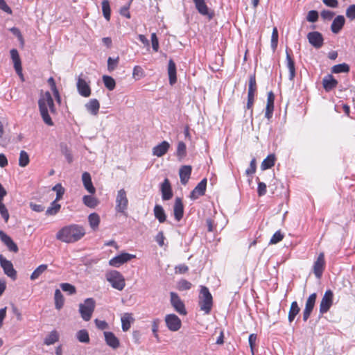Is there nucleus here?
Listing matches in <instances>:
<instances>
[{
	"label": "nucleus",
	"instance_id": "obj_28",
	"mask_svg": "<svg viewBox=\"0 0 355 355\" xmlns=\"http://www.w3.org/2000/svg\"><path fill=\"white\" fill-rule=\"evenodd\" d=\"M86 110L92 115H97L99 108L100 103L98 101L96 98L90 99L88 103L85 104Z\"/></svg>",
	"mask_w": 355,
	"mask_h": 355
},
{
	"label": "nucleus",
	"instance_id": "obj_8",
	"mask_svg": "<svg viewBox=\"0 0 355 355\" xmlns=\"http://www.w3.org/2000/svg\"><path fill=\"white\" fill-rule=\"evenodd\" d=\"M334 293L331 290H327L320 303V313L323 315L329 311L333 304Z\"/></svg>",
	"mask_w": 355,
	"mask_h": 355
},
{
	"label": "nucleus",
	"instance_id": "obj_5",
	"mask_svg": "<svg viewBox=\"0 0 355 355\" xmlns=\"http://www.w3.org/2000/svg\"><path fill=\"white\" fill-rule=\"evenodd\" d=\"M106 279L111 286L119 291H122L125 286V282L123 276L117 270H111L106 273Z\"/></svg>",
	"mask_w": 355,
	"mask_h": 355
},
{
	"label": "nucleus",
	"instance_id": "obj_15",
	"mask_svg": "<svg viewBox=\"0 0 355 355\" xmlns=\"http://www.w3.org/2000/svg\"><path fill=\"white\" fill-rule=\"evenodd\" d=\"M325 265L324 254L323 252L319 254L313 264V272L317 278H320Z\"/></svg>",
	"mask_w": 355,
	"mask_h": 355
},
{
	"label": "nucleus",
	"instance_id": "obj_21",
	"mask_svg": "<svg viewBox=\"0 0 355 355\" xmlns=\"http://www.w3.org/2000/svg\"><path fill=\"white\" fill-rule=\"evenodd\" d=\"M161 192L164 200H168L173 197L171 183L167 178L164 180L161 185Z\"/></svg>",
	"mask_w": 355,
	"mask_h": 355
},
{
	"label": "nucleus",
	"instance_id": "obj_26",
	"mask_svg": "<svg viewBox=\"0 0 355 355\" xmlns=\"http://www.w3.org/2000/svg\"><path fill=\"white\" fill-rule=\"evenodd\" d=\"M174 216L176 220L180 221L184 214V207L180 198H177L175 201L173 207Z\"/></svg>",
	"mask_w": 355,
	"mask_h": 355
},
{
	"label": "nucleus",
	"instance_id": "obj_20",
	"mask_svg": "<svg viewBox=\"0 0 355 355\" xmlns=\"http://www.w3.org/2000/svg\"><path fill=\"white\" fill-rule=\"evenodd\" d=\"M207 187V179H202L194 188L191 193V198L193 199H197L199 196L205 194Z\"/></svg>",
	"mask_w": 355,
	"mask_h": 355
},
{
	"label": "nucleus",
	"instance_id": "obj_9",
	"mask_svg": "<svg viewBox=\"0 0 355 355\" xmlns=\"http://www.w3.org/2000/svg\"><path fill=\"white\" fill-rule=\"evenodd\" d=\"M170 297L171 304L172 306L174 308L175 311L180 315H187V312L185 309L184 304L178 295L175 292H171Z\"/></svg>",
	"mask_w": 355,
	"mask_h": 355
},
{
	"label": "nucleus",
	"instance_id": "obj_51",
	"mask_svg": "<svg viewBox=\"0 0 355 355\" xmlns=\"http://www.w3.org/2000/svg\"><path fill=\"white\" fill-rule=\"evenodd\" d=\"M60 288L64 292L68 293L69 295L76 293V288L74 286L69 283H62L60 284Z\"/></svg>",
	"mask_w": 355,
	"mask_h": 355
},
{
	"label": "nucleus",
	"instance_id": "obj_27",
	"mask_svg": "<svg viewBox=\"0 0 355 355\" xmlns=\"http://www.w3.org/2000/svg\"><path fill=\"white\" fill-rule=\"evenodd\" d=\"M104 336L107 345L112 347L113 349L119 347V340L112 332L105 331Z\"/></svg>",
	"mask_w": 355,
	"mask_h": 355
},
{
	"label": "nucleus",
	"instance_id": "obj_10",
	"mask_svg": "<svg viewBox=\"0 0 355 355\" xmlns=\"http://www.w3.org/2000/svg\"><path fill=\"white\" fill-rule=\"evenodd\" d=\"M165 322L171 331H177L181 328V320L175 314H168L165 316Z\"/></svg>",
	"mask_w": 355,
	"mask_h": 355
},
{
	"label": "nucleus",
	"instance_id": "obj_3",
	"mask_svg": "<svg viewBox=\"0 0 355 355\" xmlns=\"http://www.w3.org/2000/svg\"><path fill=\"white\" fill-rule=\"evenodd\" d=\"M213 305V298L209 289L204 286H201L199 295V306L201 311L205 314H209Z\"/></svg>",
	"mask_w": 355,
	"mask_h": 355
},
{
	"label": "nucleus",
	"instance_id": "obj_11",
	"mask_svg": "<svg viewBox=\"0 0 355 355\" xmlns=\"http://www.w3.org/2000/svg\"><path fill=\"white\" fill-rule=\"evenodd\" d=\"M0 264L6 275L8 277H11L12 279H15L17 277L16 270L13 268V265L10 261L7 260L6 258L3 257V255H0Z\"/></svg>",
	"mask_w": 355,
	"mask_h": 355
},
{
	"label": "nucleus",
	"instance_id": "obj_43",
	"mask_svg": "<svg viewBox=\"0 0 355 355\" xmlns=\"http://www.w3.org/2000/svg\"><path fill=\"white\" fill-rule=\"evenodd\" d=\"M46 264L40 265L31 274V279L35 280L37 279L44 271L47 269Z\"/></svg>",
	"mask_w": 355,
	"mask_h": 355
},
{
	"label": "nucleus",
	"instance_id": "obj_61",
	"mask_svg": "<svg viewBox=\"0 0 355 355\" xmlns=\"http://www.w3.org/2000/svg\"><path fill=\"white\" fill-rule=\"evenodd\" d=\"M257 193L259 196H264L266 193V184L264 182L258 183Z\"/></svg>",
	"mask_w": 355,
	"mask_h": 355
},
{
	"label": "nucleus",
	"instance_id": "obj_22",
	"mask_svg": "<svg viewBox=\"0 0 355 355\" xmlns=\"http://www.w3.org/2000/svg\"><path fill=\"white\" fill-rule=\"evenodd\" d=\"M338 81L331 74H328L322 79V86L326 92H329L336 87Z\"/></svg>",
	"mask_w": 355,
	"mask_h": 355
},
{
	"label": "nucleus",
	"instance_id": "obj_34",
	"mask_svg": "<svg viewBox=\"0 0 355 355\" xmlns=\"http://www.w3.org/2000/svg\"><path fill=\"white\" fill-rule=\"evenodd\" d=\"M77 340L82 343H89L90 341L89 333L86 329H80L76 334Z\"/></svg>",
	"mask_w": 355,
	"mask_h": 355
},
{
	"label": "nucleus",
	"instance_id": "obj_1",
	"mask_svg": "<svg viewBox=\"0 0 355 355\" xmlns=\"http://www.w3.org/2000/svg\"><path fill=\"white\" fill-rule=\"evenodd\" d=\"M85 228L80 225L71 224L61 228L56 234V239L62 242L73 243L85 235Z\"/></svg>",
	"mask_w": 355,
	"mask_h": 355
},
{
	"label": "nucleus",
	"instance_id": "obj_40",
	"mask_svg": "<svg viewBox=\"0 0 355 355\" xmlns=\"http://www.w3.org/2000/svg\"><path fill=\"white\" fill-rule=\"evenodd\" d=\"M60 205L55 201H53L51 204V206L46 209V215L47 216H54L58 213L60 209Z\"/></svg>",
	"mask_w": 355,
	"mask_h": 355
},
{
	"label": "nucleus",
	"instance_id": "obj_53",
	"mask_svg": "<svg viewBox=\"0 0 355 355\" xmlns=\"http://www.w3.org/2000/svg\"><path fill=\"white\" fill-rule=\"evenodd\" d=\"M284 238L283 234L280 231H277L272 236L270 244H276L281 241Z\"/></svg>",
	"mask_w": 355,
	"mask_h": 355
},
{
	"label": "nucleus",
	"instance_id": "obj_42",
	"mask_svg": "<svg viewBox=\"0 0 355 355\" xmlns=\"http://www.w3.org/2000/svg\"><path fill=\"white\" fill-rule=\"evenodd\" d=\"M103 81L105 87L110 91H112L115 88L116 82L112 77L104 75L103 76Z\"/></svg>",
	"mask_w": 355,
	"mask_h": 355
},
{
	"label": "nucleus",
	"instance_id": "obj_6",
	"mask_svg": "<svg viewBox=\"0 0 355 355\" xmlns=\"http://www.w3.org/2000/svg\"><path fill=\"white\" fill-rule=\"evenodd\" d=\"M128 200L127 198L126 191L124 189L118 191L116 198V207L115 209L117 212L125 214L128 209Z\"/></svg>",
	"mask_w": 355,
	"mask_h": 355
},
{
	"label": "nucleus",
	"instance_id": "obj_19",
	"mask_svg": "<svg viewBox=\"0 0 355 355\" xmlns=\"http://www.w3.org/2000/svg\"><path fill=\"white\" fill-rule=\"evenodd\" d=\"M291 51L290 49H286V67L289 71V80H293L295 76V62L291 55Z\"/></svg>",
	"mask_w": 355,
	"mask_h": 355
},
{
	"label": "nucleus",
	"instance_id": "obj_44",
	"mask_svg": "<svg viewBox=\"0 0 355 355\" xmlns=\"http://www.w3.org/2000/svg\"><path fill=\"white\" fill-rule=\"evenodd\" d=\"M29 162L30 159L28 153L24 150H21L19 154V165L21 167H25L29 164Z\"/></svg>",
	"mask_w": 355,
	"mask_h": 355
},
{
	"label": "nucleus",
	"instance_id": "obj_17",
	"mask_svg": "<svg viewBox=\"0 0 355 355\" xmlns=\"http://www.w3.org/2000/svg\"><path fill=\"white\" fill-rule=\"evenodd\" d=\"M0 239L8 247L11 252H18V247L12 239L7 235L4 232L0 230Z\"/></svg>",
	"mask_w": 355,
	"mask_h": 355
},
{
	"label": "nucleus",
	"instance_id": "obj_31",
	"mask_svg": "<svg viewBox=\"0 0 355 355\" xmlns=\"http://www.w3.org/2000/svg\"><path fill=\"white\" fill-rule=\"evenodd\" d=\"M100 216L96 213L90 214L88 216V222L92 230L96 231L98 230L100 224Z\"/></svg>",
	"mask_w": 355,
	"mask_h": 355
},
{
	"label": "nucleus",
	"instance_id": "obj_37",
	"mask_svg": "<svg viewBox=\"0 0 355 355\" xmlns=\"http://www.w3.org/2000/svg\"><path fill=\"white\" fill-rule=\"evenodd\" d=\"M133 320L131 315L130 313H125L121 317V324H122V329L123 331H127L130 329L131 322Z\"/></svg>",
	"mask_w": 355,
	"mask_h": 355
},
{
	"label": "nucleus",
	"instance_id": "obj_39",
	"mask_svg": "<svg viewBox=\"0 0 355 355\" xmlns=\"http://www.w3.org/2000/svg\"><path fill=\"white\" fill-rule=\"evenodd\" d=\"M55 306L58 310H60L64 305V297L59 289H56L54 295Z\"/></svg>",
	"mask_w": 355,
	"mask_h": 355
},
{
	"label": "nucleus",
	"instance_id": "obj_30",
	"mask_svg": "<svg viewBox=\"0 0 355 355\" xmlns=\"http://www.w3.org/2000/svg\"><path fill=\"white\" fill-rule=\"evenodd\" d=\"M168 74L169 78V83L173 85L177 81L176 77V66L173 60H169L168 65Z\"/></svg>",
	"mask_w": 355,
	"mask_h": 355
},
{
	"label": "nucleus",
	"instance_id": "obj_32",
	"mask_svg": "<svg viewBox=\"0 0 355 355\" xmlns=\"http://www.w3.org/2000/svg\"><path fill=\"white\" fill-rule=\"evenodd\" d=\"M154 214L155 218L159 220V223H164L166 221V216L164 210L161 205H156L154 207Z\"/></svg>",
	"mask_w": 355,
	"mask_h": 355
},
{
	"label": "nucleus",
	"instance_id": "obj_25",
	"mask_svg": "<svg viewBox=\"0 0 355 355\" xmlns=\"http://www.w3.org/2000/svg\"><path fill=\"white\" fill-rule=\"evenodd\" d=\"M345 22V19L343 15H338L336 17H335L331 25V31L335 34L338 33L343 28Z\"/></svg>",
	"mask_w": 355,
	"mask_h": 355
},
{
	"label": "nucleus",
	"instance_id": "obj_16",
	"mask_svg": "<svg viewBox=\"0 0 355 355\" xmlns=\"http://www.w3.org/2000/svg\"><path fill=\"white\" fill-rule=\"evenodd\" d=\"M170 144L166 141H163L153 148V155L158 157H162L168 152Z\"/></svg>",
	"mask_w": 355,
	"mask_h": 355
},
{
	"label": "nucleus",
	"instance_id": "obj_58",
	"mask_svg": "<svg viewBox=\"0 0 355 355\" xmlns=\"http://www.w3.org/2000/svg\"><path fill=\"white\" fill-rule=\"evenodd\" d=\"M256 168H257L256 159L254 158H253L250 162L249 168H247L245 171L246 175H250L254 174L256 171Z\"/></svg>",
	"mask_w": 355,
	"mask_h": 355
},
{
	"label": "nucleus",
	"instance_id": "obj_23",
	"mask_svg": "<svg viewBox=\"0 0 355 355\" xmlns=\"http://www.w3.org/2000/svg\"><path fill=\"white\" fill-rule=\"evenodd\" d=\"M192 168L191 166L184 165L182 166L179 171V175L180 178V182L182 184L185 185L189 178L191 173Z\"/></svg>",
	"mask_w": 355,
	"mask_h": 355
},
{
	"label": "nucleus",
	"instance_id": "obj_46",
	"mask_svg": "<svg viewBox=\"0 0 355 355\" xmlns=\"http://www.w3.org/2000/svg\"><path fill=\"white\" fill-rule=\"evenodd\" d=\"M145 72L141 67L135 66L133 69L132 77L135 80H140L141 78L144 77Z\"/></svg>",
	"mask_w": 355,
	"mask_h": 355
},
{
	"label": "nucleus",
	"instance_id": "obj_52",
	"mask_svg": "<svg viewBox=\"0 0 355 355\" xmlns=\"http://www.w3.org/2000/svg\"><path fill=\"white\" fill-rule=\"evenodd\" d=\"M53 191L56 192L55 201L60 200L62 198V197L64 193V189L60 184H55L53 187Z\"/></svg>",
	"mask_w": 355,
	"mask_h": 355
},
{
	"label": "nucleus",
	"instance_id": "obj_54",
	"mask_svg": "<svg viewBox=\"0 0 355 355\" xmlns=\"http://www.w3.org/2000/svg\"><path fill=\"white\" fill-rule=\"evenodd\" d=\"M2 201L3 200H0V214L5 220V221L7 222L9 218V214L7 208L6 207L5 205L3 203Z\"/></svg>",
	"mask_w": 355,
	"mask_h": 355
},
{
	"label": "nucleus",
	"instance_id": "obj_24",
	"mask_svg": "<svg viewBox=\"0 0 355 355\" xmlns=\"http://www.w3.org/2000/svg\"><path fill=\"white\" fill-rule=\"evenodd\" d=\"M82 180L85 189L91 194L96 192V189L93 186L91 175L88 172H84L82 175Z\"/></svg>",
	"mask_w": 355,
	"mask_h": 355
},
{
	"label": "nucleus",
	"instance_id": "obj_64",
	"mask_svg": "<svg viewBox=\"0 0 355 355\" xmlns=\"http://www.w3.org/2000/svg\"><path fill=\"white\" fill-rule=\"evenodd\" d=\"M94 322L96 324V326L101 330L105 329L107 328L108 325L107 323L104 320H100L98 319H96L94 320Z\"/></svg>",
	"mask_w": 355,
	"mask_h": 355
},
{
	"label": "nucleus",
	"instance_id": "obj_12",
	"mask_svg": "<svg viewBox=\"0 0 355 355\" xmlns=\"http://www.w3.org/2000/svg\"><path fill=\"white\" fill-rule=\"evenodd\" d=\"M317 298V295L315 293H312L309 295V297L307 298L306 304H305V308L303 311V320L306 321L311 314V312L314 308L315 301Z\"/></svg>",
	"mask_w": 355,
	"mask_h": 355
},
{
	"label": "nucleus",
	"instance_id": "obj_13",
	"mask_svg": "<svg viewBox=\"0 0 355 355\" xmlns=\"http://www.w3.org/2000/svg\"><path fill=\"white\" fill-rule=\"evenodd\" d=\"M307 39L309 42L316 49H319L323 45L324 39L322 35L318 31L309 33Z\"/></svg>",
	"mask_w": 355,
	"mask_h": 355
},
{
	"label": "nucleus",
	"instance_id": "obj_56",
	"mask_svg": "<svg viewBox=\"0 0 355 355\" xmlns=\"http://www.w3.org/2000/svg\"><path fill=\"white\" fill-rule=\"evenodd\" d=\"M306 19L309 22H315L318 19V12L316 10H311L308 12Z\"/></svg>",
	"mask_w": 355,
	"mask_h": 355
},
{
	"label": "nucleus",
	"instance_id": "obj_33",
	"mask_svg": "<svg viewBox=\"0 0 355 355\" xmlns=\"http://www.w3.org/2000/svg\"><path fill=\"white\" fill-rule=\"evenodd\" d=\"M300 309L297 304L296 301H294L291 303L290 310L288 312V319L290 322H292L295 316L299 313Z\"/></svg>",
	"mask_w": 355,
	"mask_h": 355
},
{
	"label": "nucleus",
	"instance_id": "obj_57",
	"mask_svg": "<svg viewBox=\"0 0 355 355\" xmlns=\"http://www.w3.org/2000/svg\"><path fill=\"white\" fill-rule=\"evenodd\" d=\"M346 16L351 20L355 19V4L351 5L347 8Z\"/></svg>",
	"mask_w": 355,
	"mask_h": 355
},
{
	"label": "nucleus",
	"instance_id": "obj_7",
	"mask_svg": "<svg viewBox=\"0 0 355 355\" xmlns=\"http://www.w3.org/2000/svg\"><path fill=\"white\" fill-rule=\"evenodd\" d=\"M76 87L80 95L83 97H89L91 95L89 82L83 73L77 78Z\"/></svg>",
	"mask_w": 355,
	"mask_h": 355
},
{
	"label": "nucleus",
	"instance_id": "obj_62",
	"mask_svg": "<svg viewBox=\"0 0 355 355\" xmlns=\"http://www.w3.org/2000/svg\"><path fill=\"white\" fill-rule=\"evenodd\" d=\"M29 206L31 209L36 212H42L44 210V207L42 205L35 204L34 202H30Z\"/></svg>",
	"mask_w": 355,
	"mask_h": 355
},
{
	"label": "nucleus",
	"instance_id": "obj_2",
	"mask_svg": "<svg viewBox=\"0 0 355 355\" xmlns=\"http://www.w3.org/2000/svg\"><path fill=\"white\" fill-rule=\"evenodd\" d=\"M38 106L43 121L49 126L53 125V122L49 115V112L54 114L56 112V109L49 92L41 93L38 100Z\"/></svg>",
	"mask_w": 355,
	"mask_h": 355
},
{
	"label": "nucleus",
	"instance_id": "obj_38",
	"mask_svg": "<svg viewBox=\"0 0 355 355\" xmlns=\"http://www.w3.org/2000/svg\"><path fill=\"white\" fill-rule=\"evenodd\" d=\"M349 66L346 63L338 64L331 67V72L334 73H348Z\"/></svg>",
	"mask_w": 355,
	"mask_h": 355
},
{
	"label": "nucleus",
	"instance_id": "obj_47",
	"mask_svg": "<svg viewBox=\"0 0 355 355\" xmlns=\"http://www.w3.org/2000/svg\"><path fill=\"white\" fill-rule=\"evenodd\" d=\"M177 156L182 159L186 155V145L183 141H179L177 147Z\"/></svg>",
	"mask_w": 355,
	"mask_h": 355
},
{
	"label": "nucleus",
	"instance_id": "obj_29",
	"mask_svg": "<svg viewBox=\"0 0 355 355\" xmlns=\"http://www.w3.org/2000/svg\"><path fill=\"white\" fill-rule=\"evenodd\" d=\"M196 9L202 15H208L209 18L211 19L213 17V14H209L208 7L207 6L205 0H193Z\"/></svg>",
	"mask_w": 355,
	"mask_h": 355
},
{
	"label": "nucleus",
	"instance_id": "obj_55",
	"mask_svg": "<svg viewBox=\"0 0 355 355\" xmlns=\"http://www.w3.org/2000/svg\"><path fill=\"white\" fill-rule=\"evenodd\" d=\"M119 62V58L113 59L112 58H109L107 60V69L110 71H113L116 67L117 66Z\"/></svg>",
	"mask_w": 355,
	"mask_h": 355
},
{
	"label": "nucleus",
	"instance_id": "obj_48",
	"mask_svg": "<svg viewBox=\"0 0 355 355\" xmlns=\"http://www.w3.org/2000/svg\"><path fill=\"white\" fill-rule=\"evenodd\" d=\"M257 90L255 76H251L249 79V87L248 94H254Z\"/></svg>",
	"mask_w": 355,
	"mask_h": 355
},
{
	"label": "nucleus",
	"instance_id": "obj_41",
	"mask_svg": "<svg viewBox=\"0 0 355 355\" xmlns=\"http://www.w3.org/2000/svg\"><path fill=\"white\" fill-rule=\"evenodd\" d=\"M59 339V336L56 331H52L50 334L45 338L44 344L46 345H51L57 342Z\"/></svg>",
	"mask_w": 355,
	"mask_h": 355
},
{
	"label": "nucleus",
	"instance_id": "obj_63",
	"mask_svg": "<svg viewBox=\"0 0 355 355\" xmlns=\"http://www.w3.org/2000/svg\"><path fill=\"white\" fill-rule=\"evenodd\" d=\"M164 239L165 237L164 236L163 232H159L155 236V241L159 244V246H163L164 245Z\"/></svg>",
	"mask_w": 355,
	"mask_h": 355
},
{
	"label": "nucleus",
	"instance_id": "obj_49",
	"mask_svg": "<svg viewBox=\"0 0 355 355\" xmlns=\"http://www.w3.org/2000/svg\"><path fill=\"white\" fill-rule=\"evenodd\" d=\"M278 44V31L276 27L272 30L271 36V48L273 51H275Z\"/></svg>",
	"mask_w": 355,
	"mask_h": 355
},
{
	"label": "nucleus",
	"instance_id": "obj_36",
	"mask_svg": "<svg viewBox=\"0 0 355 355\" xmlns=\"http://www.w3.org/2000/svg\"><path fill=\"white\" fill-rule=\"evenodd\" d=\"M83 203L89 208H95L98 205L97 198L92 196H84L83 198Z\"/></svg>",
	"mask_w": 355,
	"mask_h": 355
},
{
	"label": "nucleus",
	"instance_id": "obj_14",
	"mask_svg": "<svg viewBox=\"0 0 355 355\" xmlns=\"http://www.w3.org/2000/svg\"><path fill=\"white\" fill-rule=\"evenodd\" d=\"M134 257L135 255L128 253H122L111 259L109 261V264L113 267H119L121 265L130 261Z\"/></svg>",
	"mask_w": 355,
	"mask_h": 355
},
{
	"label": "nucleus",
	"instance_id": "obj_4",
	"mask_svg": "<svg viewBox=\"0 0 355 355\" xmlns=\"http://www.w3.org/2000/svg\"><path fill=\"white\" fill-rule=\"evenodd\" d=\"M96 306V302L93 298H87L83 303L79 304V313L85 321H89L92 318Z\"/></svg>",
	"mask_w": 355,
	"mask_h": 355
},
{
	"label": "nucleus",
	"instance_id": "obj_35",
	"mask_svg": "<svg viewBox=\"0 0 355 355\" xmlns=\"http://www.w3.org/2000/svg\"><path fill=\"white\" fill-rule=\"evenodd\" d=\"M275 157L273 154H270L267 156L266 159L261 163V168L262 170H266L270 168L275 165Z\"/></svg>",
	"mask_w": 355,
	"mask_h": 355
},
{
	"label": "nucleus",
	"instance_id": "obj_50",
	"mask_svg": "<svg viewBox=\"0 0 355 355\" xmlns=\"http://www.w3.org/2000/svg\"><path fill=\"white\" fill-rule=\"evenodd\" d=\"M191 283L186 279H181L178 283L177 288L179 291H187L191 288Z\"/></svg>",
	"mask_w": 355,
	"mask_h": 355
},
{
	"label": "nucleus",
	"instance_id": "obj_18",
	"mask_svg": "<svg viewBox=\"0 0 355 355\" xmlns=\"http://www.w3.org/2000/svg\"><path fill=\"white\" fill-rule=\"evenodd\" d=\"M274 101H275V95L272 92H269L268 93L267 97V103L265 112V117L270 120L273 114L274 110Z\"/></svg>",
	"mask_w": 355,
	"mask_h": 355
},
{
	"label": "nucleus",
	"instance_id": "obj_45",
	"mask_svg": "<svg viewBox=\"0 0 355 355\" xmlns=\"http://www.w3.org/2000/svg\"><path fill=\"white\" fill-rule=\"evenodd\" d=\"M102 10L104 17L109 21L110 19V6L107 0L102 1Z\"/></svg>",
	"mask_w": 355,
	"mask_h": 355
},
{
	"label": "nucleus",
	"instance_id": "obj_59",
	"mask_svg": "<svg viewBox=\"0 0 355 355\" xmlns=\"http://www.w3.org/2000/svg\"><path fill=\"white\" fill-rule=\"evenodd\" d=\"M151 42H152V47L153 49L157 52L159 49V41L157 39V37L156 35V33H153L151 34Z\"/></svg>",
	"mask_w": 355,
	"mask_h": 355
},
{
	"label": "nucleus",
	"instance_id": "obj_60",
	"mask_svg": "<svg viewBox=\"0 0 355 355\" xmlns=\"http://www.w3.org/2000/svg\"><path fill=\"white\" fill-rule=\"evenodd\" d=\"M321 17L324 20H331L334 16L335 13L331 10H324L321 12Z\"/></svg>",
	"mask_w": 355,
	"mask_h": 355
}]
</instances>
